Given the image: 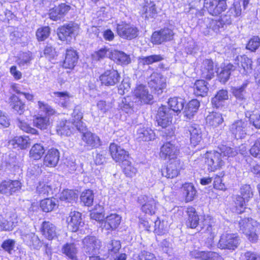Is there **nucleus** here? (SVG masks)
<instances>
[{"label":"nucleus","instance_id":"30","mask_svg":"<svg viewBox=\"0 0 260 260\" xmlns=\"http://www.w3.org/2000/svg\"><path fill=\"white\" fill-rule=\"evenodd\" d=\"M188 218L186 222V225L188 228L194 229L199 224V216L194 208L189 207L186 211Z\"/></svg>","mask_w":260,"mask_h":260},{"label":"nucleus","instance_id":"20","mask_svg":"<svg viewBox=\"0 0 260 260\" xmlns=\"http://www.w3.org/2000/svg\"><path fill=\"white\" fill-rule=\"evenodd\" d=\"M67 221L68 223V228L73 232L77 231L80 227L84 224L81 214L77 211L71 212L67 219Z\"/></svg>","mask_w":260,"mask_h":260},{"label":"nucleus","instance_id":"17","mask_svg":"<svg viewBox=\"0 0 260 260\" xmlns=\"http://www.w3.org/2000/svg\"><path fill=\"white\" fill-rule=\"evenodd\" d=\"M83 248L88 254H94L100 248V242L94 236H87L83 240Z\"/></svg>","mask_w":260,"mask_h":260},{"label":"nucleus","instance_id":"52","mask_svg":"<svg viewBox=\"0 0 260 260\" xmlns=\"http://www.w3.org/2000/svg\"><path fill=\"white\" fill-rule=\"evenodd\" d=\"M55 199L49 198L42 200L40 203V207L42 210L46 212L51 211L56 206Z\"/></svg>","mask_w":260,"mask_h":260},{"label":"nucleus","instance_id":"44","mask_svg":"<svg viewBox=\"0 0 260 260\" xmlns=\"http://www.w3.org/2000/svg\"><path fill=\"white\" fill-rule=\"evenodd\" d=\"M213 223V219L210 216L208 215H204L203 218L201 222V228L204 230L203 232L210 235L215 233L212 230Z\"/></svg>","mask_w":260,"mask_h":260},{"label":"nucleus","instance_id":"56","mask_svg":"<svg viewBox=\"0 0 260 260\" xmlns=\"http://www.w3.org/2000/svg\"><path fill=\"white\" fill-rule=\"evenodd\" d=\"M38 104L40 111L45 113L47 116L54 115L56 113L55 110L48 104L42 101H38Z\"/></svg>","mask_w":260,"mask_h":260},{"label":"nucleus","instance_id":"50","mask_svg":"<svg viewBox=\"0 0 260 260\" xmlns=\"http://www.w3.org/2000/svg\"><path fill=\"white\" fill-rule=\"evenodd\" d=\"M156 203L152 198L149 199L141 207L142 211L146 214L152 215L155 213Z\"/></svg>","mask_w":260,"mask_h":260},{"label":"nucleus","instance_id":"31","mask_svg":"<svg viewBox=\"0 0 260 260\" xmlns=\"http://www.w3.org/2000/svg\"><path fill=\"white\" fill-rule=\"evenodd\" d=\"M228 98V92L226 90H219L212 99V105L214 107L216 108H222L224 105L225 101L227 100Z\"/></svg>","mask_w":260,"mask_h":260},{"label":"nucleus","instance_id":"14","mask_svg":"<svg viewBox=\"0 0 260 260\" xmlns=\"http://www.w3.org/2000/svg\"><path fill=\"white\" fill-rule=\"evenodd\" d=\"M121 220V217L116 213H112L108 215L105 220L102 222L101 227L107 231H113L119 225Z\"/></svg>","mask_w":260,"mask_h":260},{"label":"nucleus","instance_id":"25","mask_svg":"<svg viewBox=\"0 0 260 260\" xmlns=\"http://www.w3.org/2000/svg\"><path fill=\"white\" fill-rule=\"evenodd\" d=\"M179 168V160H174L166 168L161 170V174L168 178H173L178 175Z\"/></svg>","mask_w":260,"mask_h":260},{"label":"nucleus","instance_id":"19","mask_svg":"<svg viewBox=\"0 0 260 260\" xmlns=\"http://www.w3.org/2000/svg\"><path fill=\"white\" fill-rule=\"evenodd\" d=\"M179 154V150L171 142L164 144L161 147L160 156L165 159L174 160Z\"/></svg>","mask_w":260,"mask_h":260},{"label":"nucleus","instance_id":"53","mask_svg":"<svg viewBox=\"0 0 260 260\" xmlns=\"http://www.w3.org/2000/svg\"><path fill=\"white\" fill-rule=\"evenodd\" d=\"M77 198V195L73 190H64L61 193L60 199L66 202L71 203Z\"/></svg>","mask_w":260,"mask_h":260},{"label":"nucleus","instance_id":"10","mask_svg":"<svg viewBox=\"0 0 260 260\" xmlns=\"http://www.w3.org/2000/svg\"><path fill=\"white\" fill-rule=\"evenodd\" d=\"M120 76L118 72L114 70H107L100 77L102 84L106 86H114L120 80Z\"/></svg>","mask_w":260,"mask_h":260},{"label":"nucleus","instance_id":"23","mask_svg":"<svg viewBox=\"0 0 260 260\" xmlns=\"http://www.w3.org/2000/svg\"><path fill=\"white\" fill-rule=\"evenodd\" d=\"M201 71L202 77L207 79H211L217 72L216 67L211 59H205L203 61Z\"/></svg>","mask_w":260,"mask_h":260},{"label":"nucleus","instance_id":"54","mask_svg":"<svg viewBox=\"0 0 260 260\" xmlns=\"http://www.w3.org/2000/svg\"><path fill=\"white\" fill-rule=\"evenodd\" d=\"M122 167L123 168V172L127 177H132L135 176L137 172V169L132 165L131 162L128 159L122 163Z\"/></svg>","mask_w":260,"mask_h":260},{"label":"nucleus","instance_id":"6","mask_svg":"<svg viewBox=\"0 0 260 260\" xmlns=\"http://www.w3.org/2000/svg\"><path fill=\"white\" fill-rule=\"evenodd\" d=\"M204 8L212 16H218L227 8L225 0H204Z\"/></svg>","mask_w":260,"mask_h":260},{"label":"nucleus","instance_id":"24","mask_svg":"<svg viewBox=\"0 0 260 260\" xmlns=\"http://www.w3.org/2000/svg\"><path fill=\"white\" fill-rule=\"evenodd\" d=\"M41 232L49 240L57 237L56 227L49 221H44L41 224Z\"/></svg>","mask_w":260,"mask_h":260},{"label":"nucleus","instance_id":"1","mask_svg":"<svg viewBox=\"0 0 260 260\" xmlns=\"http://www.w3.org/2000/svg\"><path fill=\"white\" fill-rule=\"evenodd\" d=\"M202 158L204 159L209 171H214L220 169L224 165V160L221 157L218 151L206 152L200 154Z\"/></svg>","mask_w":260,"mask_h":260},{"label":"nucleus","instance_id":"28","mask_svg":"<svg viewBox=\"0 0 260 260\" xmlns=\"http://www.w3.org/2000/svg\"><path fill=\"white\" fill-rule=\"evenodd\" d=\"M190 133V143L194 146L199 144L202 140V133L201 128L198 124H193L188 128Z\"/></svg>","mask_w":260,"mask_h":260},{"label":"nucleus","instance_id":"3","mask_svg":"<svg viewBox=\"0 0 260 260\" xmlns=\"http://www.w3.org/2000/svg\"><path fill=\"white\" fill-rule=\"evenodd\" d=\"M249 123L246 120L239 119L234 121L229 126V131L233 137L242 139L247 135Z\"/></svg>","mask_w":260,"mask_h":260},{"label":"nucleus","instance_id":"49","mask_svg":"<svg viewBox=\"0 0 260 260\" xmlns=\"http://www.w3.org/2000/svg\"><path fill=\"white\" fill-rule=\"evenodd\" d=\"M54 94L59 99L58 104L64 108H67L70 104V95L68 92H55Z\"/></svg>","mask_w":260,"mask_h":260},{"label":"nucleus","instance_id":"21","mask_svg":"<svg viewBox=\"0 0 260 260\" xmlns=\"http://www.w3.org/2000/svg\"><path fill=\"white\" fill-rule=\"evenodd\" d=\"M239 224L240 230L246 235H255V228L258 225L255 220L251 218H245L240 220Z\"/></svg>","mask_w":260,"mask_h":260},{"label":"nucleus","instance_id":"48","mask_svg":"<svg viewBox=\"0 0 260 260\" xmlns=\"http://www.w3.org/2000/svg\"><path fill=\"white\" fill-rule=\"evenodd\" d=\"M81 201L85 206H90L92 205L94 194L93 191L90 189L83 191L80 196Z\"/></svg>","mask_w":260,"mask_h":260},{"label":"nucleus","instance_id":"34","mask_svg":"<svg viewBox=\"0 0 260 260\" xmlns=\"http://www.w3.org/2000/svg\"><path fill=\"white\" fill-rule=\"evenodd\" d=\"M208 85V83L203 80L196 81L193 86L194 93L197 96H206L209 90Z\"/></svg>","mask_w":260,"mask_h":260},{"label":"nucleus","instance_id":"61","mask_svg":"<svg viewBox=\"0 0 260 260\" xmlns=\"http://www.w3.org/2000/svg\"><path fill=\"white\" fill-rule=\"evenodd\" d=\"M17 124L21 130L26 133L32 134H37L38 133L37 130L30 127L27 123L21 120L19 118L17 119Z\"/></svg>","mask_w":260,"mask_h":260},{"label":"nucleus","instance_id":"16","mask_svg":"<svg viewBox=\"0 0 260 260\" xmlns=\"http://www.w3.org/2000/svg\"><path fill=\"white\" fill-rule=\"evenodd\" d=\"M20 188L21 183L18 180H5L0 184V192L9 196Z\"/></svg>","mask_w":260,"mask_h":260},{"label":"nucleus","instance_id":"8","mask_svg":"<svg viewBox=\"0 0 260 260\" xmlns=\"http://www.w3.org/2000/svg\"><path fill=\"white\" fill-rule=\"evenodd\" d=\"M172 110L166 106H162L158 108L156 116L158 125L162 128L167 127L172 122Z\"/></svg>","mask_w":260,"mask_h":260},{"label":"nucleus","instance_id":"57","mask_svg":"<svg viewBox=\"0 0 260 260\" xmlns=\"http://www.w3.org/2000/svg\"><path fill=\"white\" fill-rule=\"evenodd\" d=\"M260 46V38L257 36H253L248 41L246 49L254 52L258 49Z\"/></svg>","mask_w":260,"mask_h":260},{"label":"nucleus","instance_id":"27","mask_svg":"<svg viewBox=\"0 0 260 260\" xmlns=\"http://www.w3.org/2000/svg\"><path fill=\"white\" fill-rule=\"evenodd\" d=\"M78 56L77 52L73 49L66 50L63 67L68 69H73L78 62Z\"/></svg>","mask_w":260,"mask_h":260},{"label":"nucleus","instance_id":"59","mask_svg":"<svg viewBox=\"0 0 260 260\" xmlns=\"http://www.w3.org/2000/svg\"><path fill=\"white\" fill-rule=\"evenodd\" d=\"M14 141L22 149L26 148L30 143V139L27 136L16 137Z\"/></svg>","mask_w":260,"mask_h":260},{"label":"nucleus","instance_id":"29","mask_svg":"<svg viewBox=\"0 0 260 260\" xmlns=\"http://www.w3.org/2000/svg\"><path fill=\"white\" fill-rule=\"evenodd\" d=\"M136 136L139 141H149L155 138V134L151 129L143 126H140L137 129Z\"/></svg>","mask_w":260,"mask_h":260},{"label":"nucleus","instance_id":"32","mask_svg":"<svg viewBox=\"0 0 260 260\" xmlns=\"http://www.w3.org/2000/svg\"><path fill=\"white\" fill-rule=\"evenodd\" d=\"M164 59V56L161 54H152L146 56H141L138 58L139 67L145 65L149 66L154 63L159 62Z\"/></svg>","mask_w":260,"mask_h":260},{"label":"nucleus","instance_id":"39","mask_svg":"<svg viewBox=\"0 0 260 260\" xmlns=\"http://www.w3.org/2000/svg\"><path fill=\"white\" fill-rule=\"evenodd\" d=\"M111 58L117 63L128 64L131 62L129 56L122 51L114 50L112 53Z\"/></svg>","mask_w":260,"mask_h":260},{"label":"nucleus","instance_id":"38","mask_svg":"<svg viewBox=\"0 0 260 260\" xmlns=\"http://www.w3.org/2000/svg\"><path fill=\"white\" fill-rule=\"evenodd\" d=\"M206 121L210 126L216 127L223 123V118L221 114L212 112L207 116Z\"/></svg>","mask_w":260,"mask_h":260},{"label":"nucleus","instance_id":"7","mask_svg":"<svg viewBox=\"0 0 260 260\" xmlns=\"http://www.w3.org/2000/svg\"><path fill=\"white\" fill-rule=\"evenodd\" d=\"M149 86L158 95L162 92L166 87L165 78L160 74L153 72L148 79Z\"/></svg>","mask_w":260,"mask_h":260},{"label":"nucleus","instance_id":"4","mask_svg":"<svg viewBox=\"0 0 260 260\" xmlns=\"http://www.w3.org/2000/svg\"><path fill=\"white\" fill-rule=\"evenodd\" d=\"M116 31L118 35L122 39L132 40L136 38L139 32L137 27L125 22H121L117 24Z\"/></svg>","mask_w":260,"mask_h":260},{"label":"nucleus","instance_id":"60","mask_svg":"<svg viewBox=\"0 0 260 260\" xmlns=\"http://www.w3.org/2000/svg\"><path fill=\"white\" fill-rule=\"evenodd\" d=\"M248 84V82L247 81H245L241 86L235 88L233 89V94L237 99H239V100H243L245 99V89L247 86Z\"/></svg>","mask_w":260,"mask_h":260},{"label":"nucleus","instance_id":"5","mask_svg":"<svg viewBox=\"0 0 260 260\" xmlns=\"http://www.w3.org/2000/svg\"><path fill=\"white\" fill-rule=\"evenodd\" d=\"M240 243L239 237L236 234H222L218 243V247L221 249L235 250Z\"/></svg>","mask_w":260,"mask_h":260},{"label":"nucleus","instance_id":"13","mask_svg":"<svg viewBox=\"0 0 260 260\" xmlns=\"http://www.w3.org/2000/svg\"><path fill=\"white\" fill-rule=\"evenodd\" d=\"M109 150L112 158L116 162L123 163L128 158V152L115 143L110 144Z\"/></svg>","mask_w":260,"mask_h":260},{"label":"nucleus","instance_id":"15","mask_svg":"<svg viewBox=\"0 0 260 260\" xmlns=\"http://www.w3.org/2000/svg\"><path fill=\"white\" fill-rule=\"evenodd\" d=\"M71 9V7L66 4H61L49 10V16L54 21L60 20Z\"/></svg>","mask_w":260,"mask_h":260},{"label":"nucleus","instance_id":"47","mask_svg":"<svg viewBox=\"0 0 260 260\" xmlns=\"http://www.w3.org/2000/svg\"><path fill=\"white\" fill-rule=\"evenodd\" d=\"M182 188L186 202L192 201L197 192L193 185L190 183H185Z\"/></svg>","mask_w":260,"mask_h":260},{"label":"nucleus","instance_id":"37","mask_svg":"<svg viewBox=\"0 0 260 260\" xmlns=\"http://www.w3.org/2000/svg\"><path fill=\"white\" fill-rule=\"evenodd\" d=\"M157 14L155 4L154 2H146L142 10V15L145 18H154Z\"/></svg>","mask_w":260,"mask_h":260},{"label":"nucleus","instance_id":"41","mask_svg":"<svg viewBox=\"0 0 260 260\" xmlns=\"http://www.w3.org/2000/svg\"><path fill=\"white\" fill-rule=\"evenodd\" d=\"M200 104L198 100L193 99L190 101L185 109V115L190 118L198 111Z\"/></svg>","mask_w":260,"mask_h":260},{"label":"nucleus","instance_id":"64","mask_svg":"<svg viewBox=\"0 0 260 260\" xmlns=\"http://www.w3.org/2000/svg\"><path fill=\"white\" fill-rule=\"evenodd\" d=\"M249 151L252 156L260 158V138L255 140Z\"/></svg>","mask_w":260,"mask_h":260},{"label":"nucleus","instance_id":"45","mask_svg":"<svg viewBox=\"0 0 260 260\" xmlns=\"http://www.w3.org/2000/svg\"><path fill=\"white\" fill-rule=\"evenodd\" d=\"M77 248L74 243H67L62 248L63 253L69 258L74 259L76 258Z\"/></svg>","mask_w":260,"mask_h":260},{"label":"nucleus","instance_id":"35","mask_svg":"<svg viewBox=\"0 0 260 260\" xmlns=\"http://www.w3.org/2000/svg\"><path fill=\"white\" fill-rule=\"evenodd\" d=\"M184 100L181 98L174 97L170 98L168 101L169 108L172 112L180 113L183 109L184 106Z\"/></svg>","mask_w":260,"mask_h":260},{"label":"nucleus","instance_id":"12","mask_svg":"<svg viewBox=\"0 0 260 260\" xmlns=\"http://www.w3.org/2000/svg\"><path fill=\"white\" fill-rule=\"evenodd\" d=\"M21 236L24 242L31 248L39 250L41 248L43 243L35 233L23 231Z\"/></svg>","mask_w":260,"mask_h":260},{"label":"nucleus","instance_id":"55","mask_svg":"<svg viewBox=\"0 0 260 260\" xmlns=\"http://www.w3.org/2000/svg\"><path fill=\"white\" fill-rule=\"evenodd\" d=\"M51 188L49 185L44 182H40L37 187V192L41 196L45 197L49 195Z\"/></svg>","mask_w":260,"mask_h":260},{"label":"nucleus","instance_id":"46","mask_svg":"<svg viewBox=\"0 0 260 260\" xmlns=\"http://www.w3.org/2000/svg\"><path fill=\"white\" fill-rule=\"evenodd\" d=\"M10 106L19 114H22L25 108L24 104L16 95H13L10 98Z\"/></svg>","mask_w":260,"mask_h":260},{"label":"nucleus","instance_id":"63","mask_svg":"<svg viewBox=\"0 0 260 260\" xmlns=\"http://www.w3.org/2000/svg\"><path fill=\"white\" fill-rule=\"evenodd\" d=\"M50 34V28L48 26L39 28L36 32V36L39 41H42L47 39Z\"/></svg>","mask_w":260,"mask_h":260},{"label":"nucleus","instance_id":"2","mask_svg":"<svg viewBox=\"0 0 260 260\" xmlns=\"http://www.w3.org/2000/svg\"><path fill=\"white\" fill-rule=\"evenodd\" d=\"M79 29V26L78 24L70 22L58 28L57 35L59 40L69 43L78 34Z\"/></svg>","mask_w":260,"mask_h":260},{"label":"nucleus","instance_id":"62","mask_svg":"<svg viewBox=\"0 0 260 260\" xmlns=\"http://www.w3.org/2000/svg\"><path fill=\"white\" fill-rule=\"evenodd\" d=\"M246 202H247V201L241 196H236L235 203L238 213H241L244 212V209L246 208Z\"/></svg>","mask_w":260,"mask_h":260},{"label":"nucleus","instance_id":"22","mask_svg":"<svg viewBox=\"0 0 260 260\" xmlns=\"http://www.w3.org/2000/svg\"><path fill=\"white\" fill-rule=\"evenodd\" d=\"M73 125L72 121L61 119L56 126V132L61 136H70L75 131Z\"/></svg>","mask_w":260,"mask_h":260},{"label":"nucleus","instance_id":"58","mask_svg":"<svg viewBox=\"0 0 260 260\" xmlns=\"http://www.w3.org/2000/svg\"><path fill=\"white\" fill-rule=\"evenodd\" d=\"M241 196L248 202L250 199L253 197V194L252 189L249 185L244 184L240 188Z\"/></svg>","mask_w":260,"mask_h":260},{"label":"nucleus","instance_id":"42","mask_svg":"<svg viewBox=\"0 0 260 260\" xmlns=\"http://www.w3.org/2000/svg\"><path fill=\"white\" fill-rule=\"evenodd\" d=\"M44 152V147L41 144H35L29 151V156L34 160H38L42 157Z\"/></svg>","mask_w":260,"mask_h":260},{"label":"nucleus","instance_id":"9","mask_svg":"<svg viewBox=\"0 0 260 260\" xmlns=\"http://www.w3.org/2000/svg\"><path fill=\"white\" fill-rule=\"evenodd\" d=\"M219 20H214L209 18H205L200 23V29L205 35H210L211 31L217 32L220 28H222Z\"/></svg>","mask_w":260,"mask_h":260},{"label":"nucleus","instance_id":"18","mask_svg":"<svg viewBox=\"0 0 260 260\" xmlns=\"http://www.w3.org/2000/svg\"><path fill=\"white\" fill-rule=\"evenodd\" d=\"M235 66L242 74H246L252 70V61L246 56H237L235 60Z\"/></svg>","mask_w":260,"mask_h":260},{"label":"nucleus","instance_id":"51","mask_svg":"<svg viewBox=\"0 0 260 260\" xmlns=\"http://www.w3.org/2000/svg\"><path fill=\"white\" fill-rule=\"evenodd\" d=\"M112 52L107 48H102L92 54V57L95 60H100L106 57H112Z\"/></svg>","mask_w":260,"mask_h":260},{"label":"nucleus","instance_id":"36","mask_svg":"<svg viewBox=\"0 0 260 260\" xmlns=\"http://www.w3.org/2000/svg\"><path fill=\"white\" fill-rule=\"evenodd\" d=\"M236 70L235 66L229 63L221 69V71L217 74L218 78L221 82L225 83L230 78L231 72Z\"/></svg>","mask_w":260,"mask_h":260},{"label":"nucleus","instance_id":"11","mask_svg":"<svg viewBox=\"0 0 260 260\" xmlns=\"http://www.w3.org/2000/svg\"><path fill=\"white\" fill-rule=\"evenodd\" d=\"M134 94L141 104H150L153 102V95L149 93L147 88L143 85H138L135 89Z\"/></svg>","mask_w":260,"mask_h":260},{"label":"nucleus","instance_id":"26","mask_svg":"<svg viewBox=\"0 0 260 260\" xmlns=\"http://www.w3.org/2000/svg\"><path fill=\"white\" fill-rule=\"evenodd\" d=\"M59 159V152L55 148L49 149L44 159V164L47 167H54L57 165Z\"/></svg>","mask_w":260,"mask_h":260},{"label":"nucleus","instance_id":"40","mask_svg":"<svg viewBox=\"0 0 260 260\" xmlns=\"http://www.w3.org/2000/svg\"><path fill=\"white\" fill-rule=\"evenodd\" d=\"M224 159V157H233L238 154L237 150L225 145L221 144L218 146L217 150Z\"/></svg>","mask_w":260,"mask_h":260},{"label":"nucleus","instance_id":"43","mask_svg":"<svg viewBox=\"0 0 260 260\" xmlns=\"http://www.w3.org/2000/svg\"><path fill=\"white\" fill-rule=\"evenodd\" d=\"M34 125L42 130L46 129L50 124L48 116H37L33 120Z\"/></svg>","mask_w":260,"mask_h":260},{"label":"nucleus","instance_id":"33","mask_svg":"<svg viewBox=\"0 0 260 260\" xmlns=\"http://www.w3.org/2000/svg\"><path fill=\"white\" fill-rule=\"evenodd\" d=\"M82 139L86 146L91 148L97 147L100 145V140L99 137L90 132H86L83 134Z\"/></svg>","mask_w":260,"mask_h":260}]
</instances>
